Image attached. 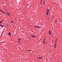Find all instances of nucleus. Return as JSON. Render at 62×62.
Masks as SVG:
<instances>
[{
    "mask_svg": "<svg viewBox=\"0 0 62 62\" xmlns=\"http://www.w3.org/2000/svg\"><path fill=\"white\" fill-rule=\"evenodd\" d=\"M49 9H47L46 13V15H47L49 14Z\"/></svg>",
    "mask_w": 62,
    "mask_h": 62,
    "instance_id": "obj_1",
    "label": "nucleus"
},
{
    "mask_svg": "<svg viewBox=\"0 0 62 62\" xmlns=\"http://www.w3.org/2000/svg\"><path fill=\"white\" fill-rule=\"evenodd\" d=\"M49 34L50 35H52V32H51V31L50 30L49 31Z\"/></svg>",
    "mask_w": 62,
    "mask_h": 62,
    "instance_id": "obj_2",
    "label": "nucleus"
},
{
    "mask_svg": "<svg viewBox=\"0 0 62 62\" xmlns=\"http://www.w3.org/2000/svg\"><path fill=\"white\" fill-rule=\"evenodd\" d=\"M35 28H40V27L36 26H35Z\"/></svg>",
    "mask_w": 62,
    "mask_h": 62,
    "instance_id": "obj_3",
    "label": "nucleus"
},
{
    "mask_svg": "<svg viewBox=\"0 0 62 62\" xmlns=\"http://www.w3.org/2000/svg\"><path fill=\"white\" fill-rule=\"evenodd\" d=\"M7 14L8 15H9V16H10V13H9V12H7Z\"/></svg>",
    "mask_w": 62,
    "mask_h": 62,
    "instance_id": "obj_4",
    "label": "nucleus"
},
{
    "mask_svg": "<svg viewBox=\"0 0 62 62\" xmlns=\"http://www.w3.org/2000/svg\"><path fill=\"white\" fill-rule=\"evenodd\" d=\"M42 58H43V57H40V58H38V59H42Z\"/></svg>",
    "mask_w": 62,
    "mask_h": 62,
    "instance_id": "obj_5",
    "label": "nucleus"
},
{
    "mask_svg": "<svg viewBox=\"0 0 62 62\" xmlns=\"http://www.w3.org/2000/svg\"><path fill=\"white\" fill-rule=\"evenodd\" d=\"M31 37H32V38H35L36 36H35L34 35H32L31 36Z\"/></svg>",
    "mask_w": 62,
    "mask_h": 62,
    "instance_id": "obj_6",
    "label": "nucleus"
},
{
    "mask_svg": "<svg viewBox=\"0 0 62 62\" xmlns=\"http://www.w3.org/2000/svg\"><path fill=\"white\" fill-rule=\"evenodd\" d=\"M0 11H1V12H2V13H5V14L6 13H5V12H3V11H2V10L0 9Z\"/></svg>",
    "mask_w": 62,
    "mask_h": 62,
    "instance_id": "obj_7",
    "label": "nucleus"
},
{
    "mask_svg": "<svg viewBox=\"0 0 62 62\" xmlns=\"http://www.w3.org/2000/svg\"><path fill=\"white\" fill-rule=\"evenodd\" d=\"M56 43H55V45H54V48H56Z\"/></svg>",
    "mask_w": 62,
    "mask_h": 62,
    "instance_id": "obj_8",
    "label": "nucleus"
},
{
    "mask_svg": "<svg viewBox=\"0 0 62 62\" xmlns=\"http://www.w3.org/2000/svg\"><path fill=\"white\" fill-rule=\"evenodd\" d=\"M0 26H2V27H4L3 26V25L1 24H0Z\"/></svg>",
    "mask_w": 62,
    "mask_h": 62,
    "instance_id": "obj_9",
    "label": "nucleus"
},
{
    "mask_svg": "<svg viewBox=\"0 0 62 62\" xmlns=\"http://www.w3.org/2000/svg\"><path fill=\"white\" fill-rule=\"evenodd\" d=\"M8 35L9 36H10V35H11V33H10V32H9L8 34Z\"/></svg>",
    "mask_w": 62,
    "mask_h": 62,
    "instance_id": "obj_10",
    "label": "nucleus"
},
{
    "mask_svg": "<svg viewBox=\"0 0 62 62\" xmlns=\"http://www.w3.org/2000/svg\"><path fill=\"white\" fill-rule=\"evenodd\" d=\"M43 43L44 44V43H45V40H44L43 41Z\"/></svg>",
    "mask_w": 62,
    "mask_h": 62,
    "instance_id": "obj_11",
    "label": "nucleus"
},
{
    "mask_svg": "<svg viewBox=\"0 0 62 62\" xmlns=\"http://www.w3.org/2000/svg\"><path fill=\"white\" fill-rule=\"evenodd\" d=\"M11 22L12 23H13V21H11Z\"/></svg>",
    "mask_w": 62,
    "mask_h": 62,
    "instance_id": "obj_12",
    "label": "nucleus"
},
{
    "mask_svg": "<svg viewBox=\"0 0 62 62\" xmlns=\"http://www.w3.org/2000/svg\"><path fill=\"white\" fill-rule=\"evenodd\" d=\"M18 40H21V39H18Z\"/></svg>",
    "mask_w": 62,
    "mask_h": 62,
    "instance_id": "obj_13",
    "label": "nucleus"
},
{
    "mask_svg": "<svg viewBox=\"0 0 62 62\" xmlns=\"http://www.w3.org/2000/svg\"><path fill=\"white\" fill-rule=\"evenodd\" d=\"M3 21H2L1 22H0V23H2V22H3Z\"/></svg>",
    "mask_w": 62,
    "mask_h": 62,
    "instance_id": "obj_14",
    "label": "nucleus"
},
{
    "mask_svg": "<svg viewBox=\"0 0 62 62\" xmlns=\"http://www.w3.org/2000/svg\"><path fill=\"white\" fill-rule=\"evenodd\" d=\"M44 2H45L43 1V5H44Z\"/></svg>",
    "mask_w": 62,
    "mask_h": 62,
    "instance_id": "obj_15",
    "label": "nucleus"
},
{
    "mask_svg": "<svg viewBox=\"0 0 62 62\" xmlns=\"http://www.w3.org/2000/svg\"><path fill=\"white\" fill-rule=\"evenodd\" d=\"M56 41H57V40H56V41L55 42V43H56Z\"/></svg>",
    "mask_w": 62,
    "mask_h": 62,
    "instance_id": "obj_16",
    "label": "nucleus"
},
{
    "mask_svg": "<svg viewBox=\"0 0 62 62\" xmlns=\"http://www.w3.org/2000/svg\"><path fill=\"white\" fill-rule=\"evenodd\" d=\"M56 22H57L56 20V22H55V23H56Z\"/></svg>",
    "mask_w": 62,
    "mask_h": 62,
    "instance_id": "obj_17",
    "label": "nucleus"
},
{
    "mask_svg": "<svg viewBox=\"0 0 62 62\" xmlns=\"http://www.w3.org/2000/svg\"><path fill=\"white\" fill-rule=\"evenodd\" d=\"M43 2H45V0H44Z\"/></svg>",
    "mask_w": 62,
    "mask_h": 62,
    "instance_id": "obj_18",
    "label": "nucleus"
},
{
    "mask_svg": "<svg viewBox=\"0 0 62 62\" xmlns=\"http://www.w3.org/2000/svg\"><path fill=\"white\" fill-rule=\"evenodd\" d=\"M20 42V41H19L18 42L19 43Z\"/></svg>",
    "mask_w": 62,
    "mask_h": 62,
    "instance_id": "obj_19",
    "label": "nucleus"
},
{
    "mask_svg": "<svg viewBox=\"0 0 62 62\" xmlns=\"http://www.w3.org/2000/svg\"><path fill=\"white\" fill-rule=\"evenodd\" d=\"M44 40H45V39H44Z\"/></svg>",
    "mask_w": 62,
    "mask_h": 62,
    "instance_id": "obj_20",
    "label": "nucleus"
},
{
    "mask_svg": "<svg viewBox=\"0 0 62 62\" xmlns=\"http://www.w3.org/2000/svg\"><path fill=\"white\" fill-rule=\"evenodd\" d=\"M30 50H28V51H30Z\"/></svg>",
    "mask_w": 62,
    "mask_h": 62,
    "instance_id": "obj_21",
    "label": "nucleus"
},
{
    "mask_svg": "<svg viewBox=\"0 0 62 62\" xmlns=\"http://www.w3.org/2000/svg\"><path fill=\"white\" fill-rule=\"evenodd\" d=\"M42 0H41V2H42Z\"/></svg>",
    "mask_w": 62,
    "mask_h": 62,
    "instance_id": "obj_22",
    "label": "nucleus"
}]
</instances>
